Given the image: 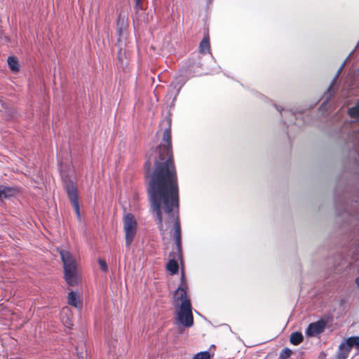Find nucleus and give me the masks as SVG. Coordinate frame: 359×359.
Returning <instances> with one entry per match:
<instances>
[{
    "label": "nucleus",
    "mask_w": 359,
    "mask_h": 359,
    "mask_svg": "<svg viewBox=\"0 0 359 359\" xmlns=\"http://www.w3.org/2000/svg\"><path fill=\"white\" fill-rule=\"evenodd\" d=\"M348 114L351 118H359V100L354 107L348 109Z\"/></svg>",
    "instance_id": "2eb2a0df"
},
{
    "label": "nucleus",
    "mask_w": 359,
    "mask_h": 359,
    "mask_svg": "<svg viewBox=\"0 0 359 359\" xmlns=\"http://www.w3.org/2000/svg\"><path fill=\"white\" fill-rule=\"evenodd\" d=\"M166 268L171 274H175L178 271L179 265L176 260L170 259L167 263Z\"/></svg>",
    "instance_id": "9b49d317"
},
{
    "label": "nucleus",
    "mask_w": 359,
    "mask_h": 359,
    "mask_svg": "<svg viewBox=\"0 0 359 359\" xmlns=\"http://www.w3.org/2000/svg\"><path fill=\"white\" fill-rule=\"evenodd\" d=\"M118 32L119 35L118 41L124 37L125 31L126 29L127 23L124 18L118 17L117 20Z\"/></svg>",
    "instance_id": "0eeeda50"
},
{
    "label": "nucleus",
    "mask_w": 359,
    "mask_h": 359,
    "mask_svg": "<svg viewBox=\"0 0 359 359\" xmlns=\"http://www.w3.org/2000/svg\"><path fill=\"white\" fill-rule=\"evenodd\" d=\"M325 356V354L324 353H321L320 355H319V358L320 359H324Z\"/></svg>",
    "instance_id": "4be33fe9"
},
{
    "label": "nucleus",
    "mask_w": 359,
    "mask_h": 359,
    "mask_svg": "<svg viewBox=\"0 0 359 359\" xmlns=\"http://www.w3.org/2000/svg\"><path fill=\"white\" fill-rule=\"evenodd\" d=\"M63 263L64 278L68 285L75 287L81 282L78 259L70 252L65 250L59 251Z\"/></svg>",
    "instance_id": "7ed1b4c3"
},
{
    "label": "nucleus",
    "mask_w": 359,
    "mask_h": 359,
    "mask_svg": "<svg viewBox=\"0 0 359 359\" xmlns=\"http://www.w3.org/2000/svg\"><path fill=\"white\" fill-rule=\"evenodd\" d=\"M15 194V189L4 185H0V200L3 198H8Z\"/></svg>",
    "instance_id": "9d476101"
},
{
    "label": "nucleus",
    "mask_w": 359,
    "mask_h": 359,
    "mask_svg": "<svg viewBox=\"0 0 359 359\" xmlns=\"http://www.w3.org/2000/svg\"><path fill=\"white\" fill-rule=\"evenodd\" d=\"M68 304L76 308H79L81 305V302L77 294L72 291L68 294Z\"/></svg>",
    "instance_id": "1a4fd4ad"
},
{
    "label": "nucleus",
    "mask_w": 359,
    "mask_h": 359,
    "mask_svg": "<svg viewBox=\"0 0 359 359\" xmlns=\"http://www.w3.org/2000/svg\"><path fill=\"white\" fill-rule=\"evenodd\" d=\"M303 340V335L299 332H295L290 334V341L293 345L299 344Z\"/></svg>",
    "instance_id": "f8f14e48"
},
{
    "label": "nucleus",
    "mask_w": 359,
    "mask_h": 359,
    "mask_svg": "<svg viewBox=\"0 0 359 359\" xmlns=\"http://www.w3.org/2000/svg\"><path fill=\"white\" fill-rule=\"evenodd\" d=\"M126 243L129 246L136 233L137 222L133 215L128 213L123 218Z\"/></svg>",
    "instance_id": "20e7f679"
},
{
    "label": "nucleus",
    "mask_w": 359,
    "mask_h": 359,
    "mask_svg": "<svg viewBox=\"0 0 359 359\" xmlns=\"http://www.w3.org/2000/svg\"><path fill=\"white\" fill-rule=\"evenodd\" d=\"M353 347L359 350V337H350L339 345V358L346 359Z\"/></svg>",
    "instance_id": "39448f33"
},
{
    "label": "nucleus",
    "mask_w": 359,
    "mask_h": 359,
    "mask_svg": "<svg viewBox=\"0 0 359 359\" xmlns=\"http://www.w3.org/2000/svg\"><path fill=\"white\" fill-rule=\"evenodd\" d=\"M67 192L69 200L71 201L76 215H79V207L77 196V189L73 184L67 186Z\"/></svg>",
    "instance_id": "423d86ee"
},
{
    "label": "nucleus",
    "mask_w": 359,
    "mask_h": 359,
    "mask_svg": "<svg viewBox=\"0 0 359 359\" xmlns=\"http://www.w3.org/2000/svg\"><path fill=\"white\" fill-rule=\"evenodd\" d=\"M210 354L208 351L200 352L197 353L193 359H210Z\"/></svg>",
    "instance_id": "dca6fc26"
},
{
    "label": "nucleus",
    "mask_w": 359,
    "mask_h": 359,
    "mask_svg": "<svg viewBox=\"0 0 359 359\" xmlns=\"http://www.w3.org/2000/svg\"><path fill=\"white\" fill-rule=\"evenodd\" d=\"M200 51L202 53H206L210 50V43L208 37H204L200 43Z\"/></svg>",
    "instance_id": "4468645a"
},
{
    "label": "nucleus",
    "mask_w": 359,
    "mask_h": 359,
    "mask_svg": "<svg viewBox=\"0 0 359 359\" xmlns=\"http://www.w3.org/2000/svg\"><path fill=\"white\" fill-rule=\"evenodd\" d=\"M333 87H334V81H332V83L330 86L329 88L327 89V94L328 95V96L327 97V100H328L329 97H331L334 95V90L333 89Z\"/></svg>",
    "instance_id": "aec40b11"
},
{
    "label": "nucleus",
    "mask_w": 359,
    "mask_h": 359,
    "mask_svg": "<svg viewBox=\"0 0 359 359\" xmlns=\"http://www.w3.org/2000/svg\"><path fill=\"white\" fill-rule=\"evenodd\" d=\"M306 334L307 337H313L314 335V323H310L306 330Z\"/></svg>",
    "instance_id": "a211bd4d"
},
{
    "label": "nucleus",
    "mask_w": 359,
    "mask_h": 359,
    "mask_svg": "<svg viewBox=\"0 0 359 359\" xmlns=\"http://www.w3.org/2000/svg\"><path fill=\"white\" fill-rule=\"evenodd\" d=\"M135 8L137 9L142 8V0H135Z\"/></svg>",
    "instance_id": "412c9836"
},
{
    "label": "nucleus",
    "mask_w": 359,
    "mask_h": 359,
    "mask_svg": "<svg viewBox=\"0 0 359 359\" xmlns=\"http://www.w3.org/2000/svg\"><path fill=\"white\" fill-rule=\"evenodd\" d=\"M7 62H8L9 68L12 72L17 73L19 72L20 65H19L18 60L16 57H15V56L8 57Z\"/></svg>",
    "instance_id": "6e6552de"
},
{
    "label": "nucleus",
    "mask_w": 359,
    "mask_h": 359,
    "mask_svg": "<svg viewBox=\"0 0 359 359\" xmlns=\"http://www.w3.org/2000/svg\"><path fill=\"white\" fill-rule=\"evenodd\" d=\"M291 353L292 351L288 348H285L280 353V359H287L290 356Z\"/></svg>",
    "instance_id": "f3484780"
},
{
    "label": "nucleus",
    "mask_w": 359,
    "mask_h": 359,
    "mask_svg": "<svg viewBox=\"0 0 359 359\" xmlns=\"http://www.w3.org/2000/svg\"><path fill=\"white\" fill-rule=\"evenodd\" d=\"M98 263H99V264L100 266L101 269L103 271L107 272V270H108V266H107V264L106 262L104 260H103V259H100L98 260Z\"/></svg>",
    "instance_id": "6ab92c4d"
},
{
    "label": "nucleus",
    "mask_w": 359,
    "mask_h": 359,
    "mask_svg": "<svg viewBox=\"0 0 359 359\" xmlns=\"http://www.w3.org/2000/svg\"><path fill=\"white\" fill-rule=\"evenodd\" d=\"M326 326H327V321L323 319H320L318 321H316V324H315L316 335L322 333L325 330Z\"/></svg>",
    "instance_id": "ddd939ff"
},
{
    "label": "nucleus",
    "mask_w": 359,
    "mask_h": 359,
    "mask_svg": "<svg viewBox=\"0 0 359 359\" xmlns=\"http://www.w3.org/2000/svg\"><path fill=\"white\" fill-rule=\"evenodd\" d=\"M187 284L182 274L181 284L173 296V305L175 309L177 323L186 327H190L194 324V317L191 301L187 295Z\"/></svg>",
    "instance_id": "f03ea898"
},
{
    "label": "nucleus",
    "mask_w": 359,
    "mask_h": 359,
    "mask_svg": "<svg viewBox=\"0 0 359 359\" xmlns=\"http://www.w3.org/2000/svg\"><path fill=\"white\" fill-rule=\"evenodd\" d=\"M153 155L154 170L151 174L149 171L147 173L151 208L158 218L161 233H173L179 248L181 229L178 217V184L171 151L170 128L164 131L163 143L156 148Z\"/></svg>",
    "instance_id": "f257e3e1"
}]
</instances>
